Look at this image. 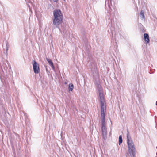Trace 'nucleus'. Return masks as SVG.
<instances>
[{
  "label": "nucleus",
  "instance_id": "obj_1",
  "mask_svg": "<svg viewBox=\"0 0 157 157\" xmlns=\"http://www.w3.org/2000/svg\"><path fill=\"white\" fill-rule=\"evenodd\" d=\"M97 85L98 88V90L100 92L99 93V96L101 104V117L102 125L101 129L102 135L104 137L106 136L107 133V129L106 127V123L105 122V113L106 112V107L104 95L101 92L102 90L101 86L98 83L97 84Z\"/></svg>",
  "mask_w": 157,
  "mask_h": 157
},
{
  "label": "nucleus",
  "instance_id": "obj_2",
  "mask_svg": "<svg viewBox=\"0 0 157 157\" xmlns=\"http://www.w3.org/2000/svg\"><path fill=\"white\" fill-rule=\"evenodd\" d=\"M53 15L52 24L60 30L59 26L63 21V13L60 10L56 9L53 11Z\"/></svg>",
  "mask_w": 157,
  "mask_h": 157
},
{
  "label": "nucleus",
  "instance_id": "obj_3",
  "mask_svg": "<svg viewBox=\"0 0 157 157\" xmlns=\"http://www.w3.org/2000/svg\"><path fill=\"white\" fill-rule=\"evenodd\" d=\"M127 139L129 153L131 157H135L136 154V148L134 144L131 139L129 132L128 130H127Z\"/></svg>",
  "mask_w": 157,
  "mask_h": 157
},
{
  "label": "nucleus",
  "instance_id": "obj_4",
  "mask_svg": "<svg viewBox=\"0 0 157 157\" xmlns=\"http://www.w3.org/2000/svg\"><path fill=\"white\" fill-rule=\"evenodd\" d=\"M112 0H106L105 2V8L109 13L114 14L115 11V7L114 4H112Z\"/></svg>",
  "mask_w": 157,
  "mask_h": 157
},
{
  "label": "nucleus",
  "instance_id": "obj_5",
  "mask_svg": "<svg viewBox=\"0 0 157 157\" xmlns=\"http://www.w3.org/2000/svg\"><path fill=\"white\" fill-rule=\"evenodd\" d=\"M32 63L33 64L34 72L35 74L39 73L40 72L39 64L35 60H33Z\"/></svg>",
  "mask_w": 157,
  "mask_h": 157
},
{
  "label": "nucleus",
  "instance_id": "obj_6",
  "mask_svg": "<svg viewBox=\"0 0 157 157\" xmlns=\"http://www.w3.org/2000/svg\"><path fill=\"white\" fill-rule=\"evenodd\" d=\"M46 59L47 61L48 62L49 65L51 67L52 69L54 70V71H55V67L53 65V62H52V61L50 59H48V58H46Z\"/></svg>",
  "mask_w": 157,
  "mask_h": 157
},
{
  "label": "nucleus",
  "instance_id": "obj_7",
  "mask_svg": "<svg viewBox=\"0 0 157 157\" xmlns=\"http://www.w3.org/2000/svg\"><path fill=\"white\" fill-rule=\"evenodd\" d=\"M144 35L145 41H146L147 44L150 41L148 34L145 33L144 34Z\"/></svg>",
  "mask_w": 157,
  "mask_h": 157
},
{
  "label": "nucleus",
  "instance_id": "obj_8",
  "mask_svg": "<svg viewBox=\"0 0 157 157\" xmlns=\"http://www.w3.org/2000/svg\"><path fill=\"white\" fill-rule=\"evenodd\" d=\"M74 88L73 85L71 83L69 84L68 86V90L69 91H72Z\"/></svg>",
  "mask_w": 157,
  "mask_h": 157
},
{
  "label": "nucleus",
  "instance_id": "obj_9",
  "mask_svg": "<svg viewBox=\"0 0 157 157\" xmlns=\"http://www.w3.org/2000/svg\"><path fill=\"white\" fill-rule=\"evenodd\" d=\"M29 4H30L32 6H33V4L30 0H29L28 2H27V4L28 7L29 8L30 10L31 8L30 7V5H29Z\"/></svg>",
  "mask_w": 157,
  "mask_h": 157
},
{
  "label": "nucleus",
  "instance_id": "obj_10",
  "mask_svg": "<svg viewBox=\"0 0 157 157\" xmlns=\"http://www.w3.org/2000/svg\"><path fill=\"white\" fill-rule=\"evenodd\" d=\"M140 15L142 19H144L145 18V16L144 14V12L143 10H141L140 13Z\"/></svg>",
  "mask_w": 157,
  "mask_h": 157
},
{
  "label": "nucleus",
  "instance_id": "obj_11",
  "mask_svg": "<svg viewBox=\"0 0 157 157\" xmlns=\"http://www.w3.org/2000/svg\"><path fill=\"white\" fill-rule=\"evenodd\" d=\"M122 137L121 135H120L119 136V144H121L122 142Z\"/></svg>",
  "mask_w": 157,
  "mask_h": 157
},
{
  "label": "nucleus",
  "instance_id": "obj_12",
  "mask_svg": "<svg viewBox=\"0 0 157 157\" xmlns=\"http://www.w3.org/2000/svg\"><path fill=\"white\" fill-rule=\"evenodd\" d=\"M94 71H95V73L98 76L99 75V72L97 68H94Z\"/></svg>",
  "mask_w": 157,
  "mask_h": 157
},
{
  "label": "nucleus",
  "instance_id": "obj_13",
  "mask_svg": "<svg viewBox=\"0 0 157 157\" xmlns=\"http://www.w3.org/2000/svg\"><path fill=\"white\" fill-rule=\"evenodd\" d=\"M54 2H57L59 0H53Z\"/></svg>",
  "mask_w": 157,
  "mask_h": 157
},
{
  "label": "nucleus",
  "instance_id": "obj_14",
  "mask_svg": "<svg viewBox=\"0 0 157 157\" xmlns=\"http://www.w3.org/2000/svg\"><path fill=\"white\" fill-rule=\"evenodd\" d=\"M8 49V47H7V44H6V50L7 51Z\"/></svg>",
  "mask_w": 157,
  "mask_h": 157
},
{
  "label": "nucleus",
  "instance_id": "obj_15",
  "mask_svg": "<svg viewBox=\"0 0 157 157\" xmlns=\"http://www.w3.org/2000/svg\"><path fill=\"white\" fill-rule=\"evenodd\" d=\"M7 67H6V70L7 69Z\"/></svg>",
  "mask_w": 157,
  "mask_h": 157
}]
</instances>
